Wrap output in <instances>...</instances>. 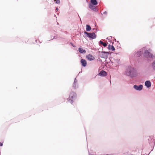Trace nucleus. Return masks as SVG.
<instances>
[{"label": "nucleus", "instance_id": "nucleus-1", "mask_svg": "<svg viewBox=\"0 0 155 155\" xmlns=\"http://www.w3.org/2000/svg\"><path fill=\"white\" fill-rule=\"evenodd\" d=\"M134 69L133 68L131 67H129L127 69L126 74L128 76H130L131 77L134 76Z\"/></svg>", "mask_w": 155, "mask_h": 155}, {"label": "nucleus", "instance_id": "nucleus-2", "mask_svg": "<svg viewBox=\"0 0 155 155\" xmlns=\"http://www.w3.org/2000/svg\"><path fill=\"white\" fill-rule=\"evenodd\" d=\"M76 97V93L74 92H72L71 93L68 100V101H70V103L72 104L74 100L75 99Z\"/></svg>", "mask_w": 155, "mask_h": 155}, {"label": "nucleus", "instance_id": "nucleus-3", "mask_svg": "<svg viewBox=\"0 0 155 155\" xmlns=\"http://www.w3.org/2000/svg\"><path fill=\"white\" fill-rule=\"evenodd\" d=\"M84 34L87 35V37L89 38L94 39L96 37V35L94 33H89L87 32H84Z\"/></svg>", "mask_w": 155, "mask_h": 155}, {"label": "nucleus", "instance_id": "nucleus-4", "mask_svg": "<svg viewBox=\"0 0 155 155\" xmlns=\"http://www.w3.org/2000/svg\"><path fill=\"white\" fill-rule=\"evenodd\" d=\"M109 54V52L102 51L101 52L100 54V56L101 58H107L108 55Z\"/></svg>", "mask_w": 155, "mask_h": 155}, {"label": "nucleus", "instance_id": "nucleus-5", "mask_svg": "<svg viewBox=\"0 0 155 155\" xmlns=\"http://www.w3.org/2000/svg\"><path fill=\"white\" fill-rule=\"evenodd\" d=\"M144 53L146 55L148 56L149 57H150L153 59H155V56L154 55H153L152 54H151L148 51L146 50V51H145Z\"/></svg>", "mask_w": 155, "mask_h": 155}, {"label": "nucleus", "instance_id": "nucleus-6", "mask_svg": "<svg viewBox=\"0 0 155 155\" xmlns=\"http://www.w3.org/2000/svg\"><path fill=\"white\" fill-rule=\"evenodd\" d=\"M134 87L137 90L140 91L142 89L143 86L142 85H140L139 86L135 85H134Z\"/></svg>", "mask_w": 155, "mask_h": 155}, {"label": "nucleus", "instance_id": "nucleus-7", "mask_svg": "<svg viewBox=\"0 0 155 155\" xmlns=\"http://www.w3.org/2000/svg\"><path fill=\"white\" fill-rule=\"evenodd\" d=\"M86 58L88 60L92 61L94 59V57L92 55L88 54L86 56Z\"/></svg>", "mask_w": 155, "mask_h": 155}, {"label": "nucleus", "instance_id": "nucleus-8", "mask_svg": "<svg viewBox=\"0 0 155 155\" xmlns=\"http://www.w3.org/2000/svg\"><path fill=\"white\" fill-rule=\"evenodd\" d=\"M81 63L82 65L85 67L86 66L87 64V61L86 60L84 59H82L81 60Z\"/></svg>", "mask_w": 155, "mask_h": 155}, {"label": "nucleus", "instance_id": "nucleus-9", "mask_svg": "<svg viewBox=\"0 0 155 155\" xmlns=\"http://www.w3.org/2000/svg\"><path fill=\"white\" fill-rule=\"evenodd\" d=\"M89 8L95 11H97V10L96 8V7L95 6H94L93 5L90 4L89 5Z\"/></svg>", "mask_w": 155, "mask_h": 155}, {"label": "nucleus", "instance_id": "nucleus-10", "mask_svg": "<svg viewBox=\"0 0 155 155\" xmlns=\"http://www.w3.org/2000/svg\"><path fill=\"white\" fill-rule=\"evenodd\" d=\"M145 86L148 88L150 87L151 86V83L149 81H146L145 83Z\"/></svg>", "mask_w": 155, "mask_h": 155}, {"label": "nucleus", "instance_id": "nucleus-11", "mask_svg": "<svg viewBox=\"0 0 155 155\" xmlns=\"http://www.w3.org/2000/svg\"><path fill=\"white\" fill-rule=\"evenodd\" d=\"M99 75L101 76H104L107 75V73L105 71H102L99 73Z\"/></svg>", "mask_w": 155, "mask_h": 155}, {"label": "nucleus", "instance_id": "nucleus-12", "mask_svg": "<svg viewBox=\"0 0 155 155\" xmlns=\"http://www.w3.org/2000/svg\"><path fill=\"white\" fill-rule=\"evenodd\" d=\"M78 51L80 52L81 53H85L86 52V51L82 48H79Z\"/></svg>", "mask_w": 155, "mask_h": 155}, {"label": "nucleus", "instance_id": "nucleus-13", "mask_svg": "<svg viewBox=\"0 0 155 155\" xmlns=\"http://www.w3.org/2000/svg\"><path fill=\"white\" fill-rule=\"evenodd\" d=\"M108 48L109 50H111L112 51H114L115 50L114 48L113 45L111 46L110 45H108Z\"/></svg>", "mask_w": 155, "mask_h": 155}, {"label": "nucleus", "instance_id": "nucleus-14", "mask_svg": "<svg viewBox=\"0 0 155 155\" xmlns=\"http://www.w3.org/2000/svg\"><path fill=\"white\" fill-rule=\"evenodd\" d=\"M91 3L94 5H96L97 4V2L96 0H91Z\"/></svg>", "mask_w": 155, "mask_h": 155}, {"label": "nucleus", "instance_id": "nucleus-15", "mask_svg": "<svg viewBox=\"0 0 155 155\" xmlns=\"http://www.w3.org/2000/svg\"><path fill=\"white\" fill-rule=\"evenodd\" d=\"M91 27L88 25H86V30L87 31H89L91 30Z\"/></svg>", "mask_w": 155, "mask_h": 155}, {"label": "nucleus", "instance_id": "nucleus-16", "mask_svg": "<svg viewBox=\"0 0 155 155\" xmlns=\"http://www.w3.org/2000/svg\"><path fill=\"white\" fill-rule=\"evenodd\" d=\"M141 54V51H138L135 54L137 57H140Z\"/></svg>", "mask_w": 155, "mask_h": 155}, {"label": "nucleus", "instance_id": "nucleus-17", "mask_svg": "<svg viewBox=\"0 0 155 155\" xmlns=\"http://www.w3.org/2000/svg\"><path fill=\"white\" fill-rule=\"evenodd\" d=\"M153 68L155 70V61H154L152 64Z\"/></svg>", "mask_w": 155, "mask_h": 155}, {"label": "nucleus", "instance_id": "nucleus-18", "mask_svg": "<svg viewBox=\"0 0 155 155\" xmlns=\"http://www.w3.org/2000/svg\"><path fill=\"white\" fill-rule=\"evenodd\" d=\"M54 1H56V3L57 4H59L60 2L59 0H54Z\"/></svg>", "mask_w": 155, "mask_h": 155}, {"label": "nucleus", "instance_id": "nucleus-19", "mask_svg": "<svg viewBox=\"0 0 155 155\" xmlns=\"http://www.w3.org/2000/svg\"><path fill=\"white\" fill-rule=\"evenodd\" d=\"M104 47H106L107 45V44L106 43H104L102 45Z\"/></svg>", "mask_w": 155, "mask_h": 155}, {"label": "nucleus", "instance_id": "nucleus-20", "mask_svg": "<svg viewBox=\"0 0 155 155\" xmlns=\"http://www.w3.org/2000/svg\"><path fill=\"white\" fill-rule=\"evenodd\" d=\"M104 43V42L102 41H100V42H99V43L101 44V45H103V43Z\"/></svg>", "mask_w": 155, "mask_h": 155}, {"label": "nucleus", "instance_id": "nucleus-21", "mask_svg": "<svg viewBox=\"0 0 155 155\" xmlns=\"http://www.w3.org/2000/svg\"><path fill=\"white\" fill-rule=\"evenodd\" d=\"M104 14H105L106 15L107 14V12L106 11H105L103 12Z\"/></svg>", "mask_w": 155, "mask_h": 155}, {"label": "nucleus", "instance_id": "nucleus-22", "mask_svg": "<svg viewBox=\"0 0 155 155\" xmlns=\"http://www.w3.org/2000/svg\"><path fill=\"white\" fill-rule=\"evenodd\" d=\"M2 145H3V143H2L0 142V146H2Z\"/></svg>", "mask_w": 155, "mask_h": 155}, {"label": "nucleus", "instance_id": "nucleus-23", "mask_svg": "<svg viewBox=\"0 0 155 155\" xmlns=\"http://www.w3.org/2000/svg\"><path fill=\"white\" fill-rule=\"evenodd\" d=\"M58 8H56V10H58Z\"/></svg>", "mask_w": 155, "mask_h": 155}]
</instances>
